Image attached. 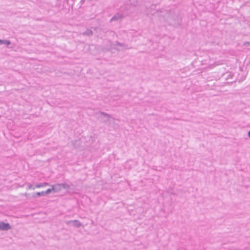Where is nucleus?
<instances>
[{"label": "nucleus", "instance_id": "nucleus-1", "mask_svg": "<svg viewBox=\"0 0 250 250\" xmlns=\"http://www.w3.org/2000/svg\"><path fill=\"white\" fill-rule=\"evenodd\" d=\"M167 15L165 16L164 18L169 23V24L176 26L178 25L180 23L181 20L178 16L177 14L175 13L173 11H169L168 13L167 11H165Z\"/></svg>", "mask_w": 250, "mask_h": 250}, {"label": "nucleus", "instance_id": "nucleus-2", "mask_svg": "<svg viewBox=\"0 0 250 250\" xmlns=\"http://www.w3.org/2000/svg\"><path fill=\"white\" fill-rule=\"evenodd\" d=\"M110 47L111 48L117 50L118 51H123L129 49L127 44L123 43H120L118 41H116L114 43L111 42Z\"/></svg>", "mask_w": 250, "mask_h": 250}, {"label": "nucleus", "instance_id": "nucleus-3", "mask_svg": "<svg viewBox=\"0 0 250 250\" xmlns=\"http://www.w3.org/2000/svg\"><path fill=\"white\" fill-rule=\"evenodd\" d=\"M98 114H99L98 117V119H101L103 123L106 124L107 122H109L111 118V115L104 112L100 111Z\"/></svg>", "mask_w": 250, "mask_h": 250}, {"label": "nucleus", "instance_id": "nucleus-4", "mask_svg": "<svg viewBox=\"0 0 250 250\" xmlns=\"http://www.w3.org/2000/svg\"><path fill=\"white\" fill-rule=\"evenodd\" d=\"M11 229V226L9 223L0 222V230L7 231Z\"/></svg>", "mask_w": 250, "mask_h": 250}, {"label": "nucleus", "instance_id": "nucleus-5", "mask_svg": "<svg viewBox=\"0 0 250 250\" xmlns=\"http://www.w3.org/2000/svg\"><path fill=\"white\" fill-rule=\"evenodd\" d=\"M66 224L68 225L71 224L72 226L77 228H79L82 225L81 223L77 220L67 221L66 222Z\"/></svg>", "mask_w": 250, "mask_h": 250}, {"label": "nucleus", "instance_id": "nucleus-6", "mask_svg": "<svg viewBox=\"0 0 250 250\" xmlns=\"http://www.w3.org/2000/svg\"><path fill=\"white\" fill-rule=\"evenodd\" d=\"M61 189L62 188L60 184H57L52 186V189H53V191L55 192H58L60 191Z\"/></svg>", "mask_w": 250, "mask_h": 250}, {"label": "nucleus", "instance_id": "nucleus-7", "mask_svg": "<svg viewBox=\"0 0 250 250\" xmlns=\"http://www.w3.org/2000/svg\"><path fill=\"white\" fill-rule=\"evenodd\" d=\"M123 18L122 15L117 14L114 15L110 20V21L121 20Z\"/></svg>", "mask_w": 250, "mask_h": 250}, {"label": "nucleus", "instance_id": "nucleus-8", "mask_svg": "<svg viewBox=\"0 0 250 250\" xmlns=\"http://www.w3.org/2000/svg\"><path fill=\"white\" fill-rule=\"evenodd\" d=\"M83 35L89 37L92 36L93 35V32L91 30L87 29L83 33Z\"/></svg>", "mask_w": 250, "mask_h": 250}, {"label": "nucleus", "instance_id": "nucleus-9", "mask_svg": "<svg viewBox=\"0 0 250 250\" xmlns=\"http://www.w3.org/2000/svg\"><path fill=\"white\" fill-rule=\"evenodd\" d=\"M45 196L44 191L38 192L34 193L33 194L32 197L33 198H36V197H37L38 196Z\"/></svg>", "mask_w": 250, "mask_h": 250}, {"label": "nucleus", "instance_id": "nucleus-10", "mask_svg": "<svg viewBox=\"0 0 250 250\" xmlns=\"http://www.w3.org/2000/svg\"><path fill=\"white\" fill-rule=\"evenodd\" d=\"M0 44H5L8 45L11 44V42L8 40H2L0 39Z\"/></svg>", "mask_w": 250, "mask_h": 250}, {"label": "nucleus", "instance_id": "nucleus-11", "mask_svg": "<svg viewBox=\"0 0 250 250\" xmlns=\"http://www.w3.org/2000/svg\"><path fill=\"white\" fill-rule=\"evenodd\" d=\"M49 184L47 183H41V184H37L35 186V187L39 188L45 187V186H47Z\"/></svg>", "mask_w": 250, "mask_h": 250}, {"label": "nucleus", "instance_id": "nucleus-12", "mask_svg": "<svg viewBox=\"0 0 250 250\" xmlns=\"http://www.w3.org/2000/svg\"><path fill=\"white\" fill-rule=\"evenodd\" d=\"M62 188L68 189L69 188V186L66 183L60 184Z\"/></svg>", "mask_w": 250, "mask_h": 250}, {"label": "nucleus", "instance_id": "nucleus-13", "mask_svg": "<svg viewBox=\"0 0 250 250\" xmlns=\"http://www.w3.org/2000/svg\"><path fill=\"white\" fill-rule=\"evenodd\" d=\"M52 191H53V190L52 189V188L47 189L46 191H44L45 196L48 194H49Z\"/></svg>", "mask_w": 250, "mask_h": 250}, {"label": "nucleus", "instance_id": "nucleus-14", "mask_svg": "<svg viewBox=\"0 0 250 250\" xmlns=\"http://www.w3.org/2000/svg\"><path fill=\"white\" fill-rule=\"evenodd\" d=\"M243 45L244 46H250V42H246L243 43Z\"/></svg>", "mask_w": 250, "mask_h": 250}, {"label": "nucleus", "instance_id": "nucleus-15", "mask_svg": "<svg viewBox=\"0 0 250 250\" xmlns=\"http://www.w3.org/2000/svg\"><path fill=\"white\" fill-rule=\"evenodd\" d=\"M35 187H33L32 185H29L28 186V189H35Z\"/></svg>", "mask_w": 250, "mask_h": 250}, {"label": "nucleus", "instance_id": "nucleus-16", "mask_svg": "<svg viewBox=\"0 0 250 250\" xmlns=\"http://www.w3.org/2000/svg\"><path fill=\"white\" fill-rule=\"evenodd\" d=\"M248 135L249 137L250 138V130L248 132Z\"/></svg>", "mask_w": 250, "mask_h": 250}, {"label": "nucleus", "instance_id": "nucleus-17", "mask_svg": "<svg viewBox=\"0 0 250 250\" xmlns=\"http://www.w3.org/2000/svg\"><path fill=\"white\" fill-rule=\"evenodd\" d=\"M97 28H94V30H96Z\"/></svg>", "mask_w": 250, "mask_h": 250}]
</instances>
